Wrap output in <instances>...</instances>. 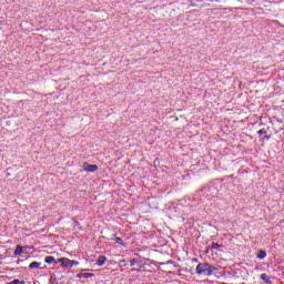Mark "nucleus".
<instances>
[{"instance_id": "f257e3e1", "label": "nucleus", "mask_w": 284, "mask_h": 284, "mask_svg": "<svg viewBox=\"0 0 284 284\" xmlns=\"http://www.w3.org/2000/svg\"><path fill=\"white\" fill-rule=\"evenodd\" d=\"M219 268H216L213 265H210V263H200L197 264L195 272L197 276H206L210 277L214 272H216Z\"/></svg>"}, {"instance_id": "f03ea898", "label": "nucleus", "mask_w": 284, "mask_h": 284, "mask_svg": "<svg viewBox=\"0 0 284 284\" xmlns=\"http://www.w3.org/2000/svg\"><path fill=\"white\" fill-rule=\"evenodd\" d=\"M83 168L85 172H97L99 170V165L97 164H89L88 162L83 163Z\"/></svg>"}, {"instance_id": "7ed1b4c3", "label": "nucleus", "mask_w": 284, "mask_h": 284, "mask_svg": "<svg viewBox=\"0 0 284 284\" xmlns=\"http://www.w3.org/2000/svg\"><path fill=\"white\" fill-rule=\"evenodd\" d=\"M61 264L62 267H70V258L68 257H61L55 261V264Z\"/></svg>"}, {"instance_id": "20e7f679", "label": "nucleus", "mask_w": 284, "mask_h": 284, "mask_svg": "<svg viewBox=\"0 0 284 284\" xmlns=\"http://www.w3.org/2000/svg\"><path fill=\"white\" fill-rule=\"evenodd\" d=\"M257 134H260V136L265 134L263 138L264 141H270V139H272V135L267 134V130H265V129L258 130Z\"/></svg>"}, {"instance_id": "39448f33", "label": "nucleus", "mask_w": 284, "mask_h": 284, "mask_svg": "<svg viewBox=\"0 0 284 284\" xmlns=\"http://www.w3.org/2000/svg\"><path fill=\"white\" fill-rule=\"evenodd\" d=\"M106 261H108V257L105 255H101L97 260V265H99V267H101L102 265H105Z\"/></svg>"}, {"instance_id": "423d86ee", "label": "nucleus", "mask_w": 284, "mask_h": 284, "mask_svg": "<svg viewBox=\"0 0 284 284\" xmlns=\"http://www.w3.org/2000/svg\"><path fill=\"white\" fill-rule=\"evenodd\" d=\"M41 267V262H31L29 264V270H39Z\"/></svg>"}, {"instance_id": "0eeeda50", "label": "nucleus", "mask_w": 284, "mask_h": 284, "mask_svg": "<svg viewBox=\"0 0 284 284\" xmlns=\"http://www.w3.org/2000/svg\"><path fill=\"white\" fill-rule=\"evenodd\" d=\"M21 254H23V246L18 244L16 246L14 256H21Z\"/></svg>"}, {"instance_id": "6e6552de", "label": "nucleus", "mask_w": 284, "mask_h": 284, "mask_svg": "<svg viewBox=\"0 0 284 284\" xmlns=\"http://www.w3.org/2000/svg\"><path fill=\"white\" fill-rule=\"evenodd\" d=\"M261 280L264 281V283H272V278L266 273L261 274Z\"/></svg>"}, {"instance_id": "1a4fd4ad", "label": "nucleus", "mask_w": 284, "mask_h": 284, "mask_svg": "<svg viewBox=\"0 0 284 284\" xmlns=\"http://www.w3.org/2000/svg\"><path fill=\"white\" fill-rule=\"evenodd\" d=\"M44 263H48V265H52V263H57V260L54 258V256H47L44 258Z\"/></svg>"}, {"instance_id": "9d476101", "label": "nucleus", "mask_w": 284, "mask_h": 284, "mask_svg": "<svg viewBox=\"0 0 284 284\" xmlns=\"http://www.w3.org/2000/svg\"><path fill=\"white\" fill-rule=\"evenodd\" d=\"M78 278H92V273H80Z\"/></svg>"}, {"instance_id": "9b49d317", "label": "nucleus", "mask_w": 284, "mask_h": 284, "mask_svg": "<svg viewBox=\"0 0 284 284\" xmlns=\"http://www.w3.org/2000/svg\"><path fill=\"white\" fill-rule=\"evenodd\" d=\"M111 241H114L118 245H122V246L125 245V243L121 237L114 236L113 239H111Z\"/></svg>"}, {"instance_id": "f8f14e48", "label": "nucleus", "mask_w": 284, "mask_h": 284, "mask_svg": "<svg viewBox=\"0 0 284 284\" xmlns=\"http://www.w3.org/2000/svg\"><path fill=\"white\" fill-rule=\"evenodd\" d=\"M266 256H267V252L263 250H261L257 254V258H261V260L265 258Z\"/></svg>"}, {"instance_id": "ddd939ff", "label": "nucleus", "mask_w": 284, "mask_h": 284, "mask_svg": "<svg viewBox=\"0 0 284 284\" xmlns=\"http://www.w3.org/2000/svg\"><path fill=\"white\" fill-rule=\"evenodd\" d=\"M6 284H26V281H20V280H13L11 282H7Z\"/></svg>"}, {"instance_id": "4468645a", "label": "nucleus", "mask_w": 284, "mask_h": 284, "mask_svg": "<svg viewBox=\"0 0 284 284\" xmlns=\"http://www.w3.org/2000/svg\"><path fill=\"white\" fill-rule=\"evenodd\" d=\"M74 265H79V261L70 260V267H74Z\"/></svg>"}, {"instance_id": "2eb2a0df", "label": "nucleus", "mask_w": 284, "mask_h": 284, "mask_svg": "<svg viewBox=\"0 0 284 284\" xmlns=\"http://www.w3.org/2000/svg\"><path fill=\"white\" fill-rule=\"evenodd\" d=\"M220 248H221V244H219V243H213L212 250H220Z\"/></svg>"}, {"instance_id": "dca6fc26", "label": "nucleus", "mask_w": 284, "mask_h": 284, "mask_svg": "<svg viewBox=\"0 0 284 284\" xmlns=\"http://www.w3.org/2000/svg\"><path fill=\"white\" fill-rule=\"evenodd\" d=\"M134 265H136V260L133 258V260L130 261V266L134 267Z\"/></svg>"}]
</instances>
